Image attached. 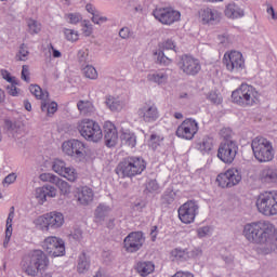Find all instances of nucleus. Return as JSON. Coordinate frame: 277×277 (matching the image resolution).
<instances>
[{
  "mask_svg": "<svg viewBox=\"0 0 277 277\" xmlns=\"http://www.w3.org/2000/svg\"><path fill=\"white\" fill-rule=\"evenodd\" d=\"M197 233H198V237H200V238L207 237V235H209V233H211V227H209V226L200 227L197 229Z\"/></svg>",
  "mask_w": 277,
  "mask_h": 277,
  "instance_id": "obj_60",
  "label": "nucleus"
},
{
  "mask_svg": "<svg viewBox=\"0 0 277 277\" xmlns=\"http://www.w3.org/2000/svg\"><path fill=\"white\" fill-rule=\"evenodd\" d=\"M64 34L68 42H77L79 40V32L77 30L65 28Z\"/></svg>",
  "mask_w": 277,
  "mask_h": 277,
  "instance_id": "obj_44",
  "label": "nucleus"
},
{
  "mask_svg": "<svg viewBox=\"0 0 277 277\" xmlns=\"http://www.w3.org/2000/svg\"><path fill=\"white\" fill-rule=\"evenodd\" d=\"M63 153L68 157H76L77 159H83L85 157V143L79 140H70L64 142L62 145Z\"/></svg>",
  "mask_w": 277,
  "mask_h": 277,
  "instance_id": "obj_15",
  "label": "nucleus"
},
{
  "mask_svg": "<svg viewBox=\"0 0 277 277\" xmlns=\"http://www.w3.org/2000/svg\"><path fill=\"white\" fill-rule=\"evenodd\" d=\"M29 91L36 98H39L41 102V110L47 111L48 116H53L57 111V104L49 100V91H42V88L38 84H31Z\"/></svg>",
  "mask_w": 277,
  "mask_h": 277,
  "instance_id": "obj_10",
  "label": "nucleus"
},
{
  "mask_svg": "<svg viewBox=\"0 0 277 277\" xmlns=\"http://www.w3.org/2000/svg\"><path fill=\"white\" fill-rule=\"evenodd\" d=\"M54 185L60 189L61 196H70L72 187L70 184H68V182L58 177Z\"/></svg>",
  "mask_w": 277,
  "mask_h": 277,
  "instance_id": "obj_34",
  "label": "nucleus"
},
{
  "mask_svg": "<svg viewBox=\"0 0 277 277\" xmlns=\"http://www.w3.org/2000/svg\"><path fill=\"white\" fill-rule=\"evenodd\" d=\"M208 101L214 105H220L222 103V97L216 92L212 91L208 94Z\"/></svg>",
  "mask_w": 277,
  "mask_h": 277,
  "instance_id": "obj_51",
  "label": "nucleus"
},
{
  "mask_svg": "<svg viewBox=\"0 0 277 277\" xmlns=\"http://www.w3.org/2000/svg\"><path fill=\"white\" fill-rule=\"evenodd\" d=\"M39 179L43 183H52L53 185H55V183H57V180L60 179V176H57L53 173H42V174H40Z\"/></svg>",
  "mask_w": 277,
  "mask_h": 277,
  "instance_id": "obj_43",
  "label": "nucleus"
},
{
  "mask_svg": "<svg viewBox=\"0 0 277 277\" xmlns=\"http://www.w3.org/2000/svg\"><path fill=\"white\" fill-rule=\"evenodd\" d=\"M34 224L40 230H49V228H62L64 226V214L62 212H50L37 217Z\"/></svg>",
  "mask_w": 277,
  "mask_h": 277,
  "instance_id": "obj_9",
  "label": "nucleus"
},
{
  "mask_svg": "<svg viewBox=\"0 0 277 277\" xmlns=\"http://www.w3.org/2000/svg\"><path fill=\"white\" fill-rule=\"evenodd\" d=\"M225 16L227 18H241L243 16V10L235 3H229L225 8Z\"/></svg>",
  "mask_w": 277,
  "mask_h": 277,
  "instance_id": "obj_29",
  "label": "nucleus"
},
{
  "mask_svg": "<svg viewBox=\"0 0 277 277\" xmlns=\"http://www.w3.org/2000/svg\"><path fill=\"white\" fill-rule=\"evenodd\" d=\"M82 27H84L82 29L84 36H87V37L92 36V31H94V28H93L92 24H90V21H84L82 24Z\"/></svg>",
  "mask_w": 277,
  "mask_h": 277,
  "instance_id": "obj_52",
  "label": "nucleus"
},
{
  "mask_svg": "<svg viewBox=\"0 0 277 277\" xmlns=\"http://www.w3.org/2000/svg\"><path fill=\"white\" fill-rule=\"evenodd\" d=\"M144 234L142 232H133L124 238L123 243L127 252H137L144 246Z\"/></svg>",
  "mask_w": 277,
  "mask_h": 277,
  "instance_id": "obj_20",
  "label": "nucleus"
},
{
  "mask_svg": "<svg viewBox=\"0 0 277 277\" xmlns=\"http://www.w3.org/2000/svg\"><path fill=\"white\" fill-rule=\"evenodd\" d=\"M16 181V173H11L6 175L3 180V185H12Z\"/></svg>",
  "mask_w": 277,
  "mask_h": 277,
  "instance_id": "obj_62",
  "label": "nucleus"
},
{
  "mask_svg": "<svg viewBox=\"0 0 277 277\" xmlns=\"http://www.w3.org/2000/svg\"><path fill=\"white\" fill-rule=\"evenodd\" d=\"M172 261H187V250L175 248L171 251Z\"/></svg>",
  "mask_w": 277,
  "mask_h": 277,
  "instance_id": "obj_37",
  "label": "nucleus"
},
{
  "mask_svg": "<svg viewBox=\"0 0 277 277\" xmlns=\"http://www.w3.org/2000/svg\"><path fill=\"white\" fill-rule=\"evenodd\" d=\"M220 187H235L241 183V173L237 169H228L225 173H220L216 177Z\"/></svg>",
  "mask_w": 277,
  "mask_h": 277,
  "instance_id": "obj_18",
  "label": "nucleus"
},
{
  "mask_svg": "<svg viewBox=\"0 0 277 277\" xmlns=\"http://www.w3.org/2000/svg\"><path fill=\"white\" fill-rule=\"evenodd\" d=\"M77 269L79 274H85V272L90 269V259L88 255H85V253H82L79 256Z\"/></svg>",
  "mask_w": 277,
  "mask_h": 277,
  "instance_id": "obj_35",
  "label": "nucleus"
},
{
  "mask_svg": "<svg viewBox=\"0 0 277 277\" xmlns=\"http://www.w3.org/2000/svg\"><path fill=\"white\" fill-rule=\"evenodd\" d=\"M153 15L162 25H173V23L181 21V12L170 8H157L153 11Z\"/></svg>",
  "mask_w": 277,
  "mask_h": 277,
  "instance_id": "obj_14",
  "label": "nucleus"
},
{
  "mask_svg": "<svg viewBox=\"0 0 277 277\" xmlns=\"http://www.w3.org/2000/svg\"><path fill=\"white\" fill-rule=\"evenodd\" d=\"M82 72L87 79H98V72L96 71V68L91 65H87L83 69Z\"/></svg>",
  "mask_w": 277,
  "mask_h": 277,
  "instance_id": "obj_39",
  "label": "nucleus"
},
{
  "mask_svg": "<svg viewBox=\"0 0 277 277\" xmlns=\"http://www.w3.org/2000/svg\"><path fill=\"white\" fill-rule=\"evenodd\" d=\"M238 150L239 146L236 141L221 142L217 149V157L223 163H233Z\"/></svg>",
  "mask_w": 277,
  "mask_h": 277,
  "instance_id": "obj_12",
  "label": "nucleus"
},
{
  "mask_svg": "<svg viewBox=\"0 0 277 277\" xmlns=\"http://www.w3.org/2000/svg\"><path fill=\"white\" fill-rule=\"evenodd\" d=\"M198 122L194 119L184 120L176 130L177 137L182 140H194L196 133H198Z\"/></svg>",
  "mask_w": 277,
  "mask_h": 277,
  "instance_id": "obj_19",
  "label": "nucleus"
},
{
  "mask_svg": "<svg viewBox=\"0 0 277 277\" xmlns=\"http://www.w3.org/2000/svg\"><path fill=\"white\" fill-rule=\"evenodd\" d=\"M172 277H194V274L189 272H177Z\"/></svg>",
  "mask_w": 277,
  "mask_h": 277,
  "instance_id": "obj_64",
  "label": "nucleus"
},
{
  "mask_svg": "<svg viewBox=\"0 0 277 277\" xmlns=\"http://www.w3.org/2000/svg\"><path fill=\"white\" fill-rule=\"evenodd\" d=\"M29 55V49L27 48V45H25V43H23L19 47V51L18 54L16 55L17 60H19V62H27V56Z\"/></svg>",
  "mask_w": 277,
  "mask_h": 277,
  "instance_id": "obj_46",
  "label": "nucleus"
},
{
  "mask_svg": "<svg viewBox=\"0 0 277 277\" xmlns=\"http://www.w3.org/2000/svg\"><path fill=\"white\" fill-rule=\"evenodd\" d=\"M78 202L83 207H88L94 200V190L88 186H83L77 189L76 195Z\"/></svg>",
  "mask_w": 277,
  "mask_h": 277,
  "instance_id": "obj_26",
  "label": "nucleus"
},
{
  "mask_svg": "<svg viewBox=\"0 0 277 277\" xmlns=\"http://www.w3.org/2000/svg\"><path fill=\"white\" fill-rule=\"evenodd\" d=\"M105 105L110 111H122L127 106V103L114 95H107L105 98Z\"/></svg>",
  "mask_w": 277,
  "mask_h": 277,
  "instance_id": "obj_28",
  "label": "nucleus"
},
{
  "mask_svg": "<svg viewBox=\"0 0 277 277\" xmlns=\"http://www.w3.org/2000/svg\"><path fill=\"white\" fill-rule=\"evenodd\" d=\"M253 155L260 163H267L274 159V146L263 136H256L251 142Z\"/></svg>",
  "mask_w": 277,
  "mask_h": 277,
  "instance_id": "obj_4",
  "label": "nucleus"
},
{
  "mask_svg": "<svg viewBox=\"0 0 277 277\" xmlns=\"http://www.w3.org/2000/svg\"><path fill=\"white\" fill-rule=\"evenodd\" d=\"M170 72H172L170 69L150 72L147 75V81L150 83H156L157 85H166V83H168Z\"/></svg>",
  "mask_w": 277,
  "mask_h": 277,
  "instance_id": "obj_25",
  "label": "nucleus"
},
{
  "mask_svg": "<svg viewBox=\"0 0 277 277\" xmlns=\"http://www.w3.org/2000/svg\"><path fill=\"white\" fill-rule=\"evenodd\" d=\"M159 49L154 53L157 56V63L162 66H170L176 57V43L172 39H167L159 43Z\"/></svg>",
  "mask_w": 277,
  "mask_h": 277,
  "instance_id": "obj_8",
  "label": "nucleus"
},
{
  "mask_svg": "<svg viewBox=\"0 0 277 277\" xmlns=\"http://www.w3.org/2000/svg\"><path fill=\"white\" fill-rule=\"evenodd\" d=\"M213 148V140L206 137L202 140V142L199 144V150L201 153H209Z\"/></svg>",
  "mask_w": 277,
  "mask_h": 277,
  "instance_id": "obj_42",
  "label": "nucleus"
},
{
  "mask_svg": "<svg viewBox=\"0 0 277 277\" xmlns=\"http://www.w3.org/2000/svg\"><path fill=\"white\" fill-rule=\"evenodd\" d=\"M256 207L259 213L272 217V215H277V192H265L259 195L256 199Z\"/></svg>",
  "mask_w": 277,
  "mask_h": 277,
  "instance_id": "obj_5",
  "label": "nucleus"
},
{
  "mask_svg": "<svg viewBox=\"0 0 277 277\" xmlns=\"http://www.w3.org/2000/svg\"><path fill=\"white\" fill-rule=\"evenodd\" d=\"M220 135L223 140L222 142H234L233 141V130H230V128L221 129Z\"/></svg>",
  "mask_w": 277,
  "mask_h": 277,
  "instance_id": "obj_47",
  "label": "nucleus"
},
{
  "mask_svg": "<svg viewBox=\"0 0 277 277\" xmlns=\"http://www.w3.org/2000/svg\"><path fill=\"white\" fill-rule=\"evenodd\" d=\"M104 140L108 148H114L118 144V130L111 121H106L104 123Z\"/></svg>",
  "mask_w": 277,
  "mask_h": 277,
  "instance_id": "obj_22",
  "label": "nucleus"
},
{
  "mask_svg": "<svg viewBox=\"0 0 277 277\" xmlns=\"http://www.w3.org/2000/svg\"><path fill=\"white\" fill-rule=\"evenodd\" d=\"M179 67L184 72V75H188L189 77H196V75L202 70L200 61L189 55H183L181 57Z\"/></svg>",
  "mask_w": 277,
  "mask_h": 277,
  "instance_id": "obj_17",
  "label": "nucleus"
},
{
  "mask_svg": "<svg viewBox=\"0 0 277 277\" xmlns=\"http://www.w3.org/2000/svg\"><path fill=\"white\" fill-rule=\"evenodd\" d=\"M4 130L8 131L14 137V140H21L25 135V127L19 122H12V120H4Z\"/></svg>",
  "mask_w": 277,
  "mask_h": 277,
  "instance_id": "obj_24",
  "label": "nucleus"
},
{
  "mask_svg": "<svg viewBox=\"0 0 277 277\" xmlns=\"http://www.w3.org/2000/svg\"><path fill=\"white\" fill-rule=\"evenodd\" d=\"M2 79H5L9 83H16V77H12L8 70L2 69L1 70Z\"/></svg>",
  "mask_w": 277,
  "mask_h": 277,
  "instance_id": "obj_56",
  "label": "nucleus"
},
{
  "mask_svg": "<svg viewBox=\"0 0 277 277\" xmlns=\"http://www.w3.org/2000/svg\"><path fill=\"white\" fill-rule=\"evenodd\" d=\"M175 198H176V193H174V190H167L163 195V200L164 202H167V205H172Z\"/></svg>",
  "mask_w": 277,
  "mask_h": 277,
  "instance_id": "obj_49",
  "label": "nucleus"
},
{
  "mask_svg": "<svg viewBox=\"0 0 277 277\" xmlns=\"http://www.w3.org/2000/svg\"><path fill=\"white\" fill-rule=\"evenodd\" d=\"M13 220H14V211H11L6 219V230H12V221Z\"/></svg>",
  "mask_w": 277,
  "mask_h": 277,
  "instance_id": "obj_63",
  "label": "nucleus"
},
{
  "mask_svg": "<svg viewBox=\"0 0 277 277\" xmlns=\"http://www.w3.org/2000/svg\"><path fill=\"white\" fill-rule=\"evenodd\" d=\"M198 203L196 201H187L182 205L179 210V217L183 224H192L194 220H196V215H198Z\"/></svg>",
  "mask_w": 277,
  "mask_h": 277,
  "instance_id": "obj_16",
  "label": "nucleus"
},
{
  "mask_svg": "<svg viewBox=\"0 0 277 277\" xmlns=\"http://www.w3.org/2000/svg\"><path fill=\"white\" fill-rule=\"evenodd\" d=\"M78 62L79 64H90V50L88 49H81L78 51Z\"/></svg>",
  "mask_w": 277,
  "mask_h": 277,
  "instance_id": "obj_40",
  "label": "nucleus"
},
{
  "mask_svg": "<svg viewBox=\"0 0 277 277\" xmlns=\"http://www.w3.org/2000/svg\"><path fill=\"white\" fill-rule=\"evenodd\" d=\"M136 272L141 276L146 277L148 274H153V272H155V264H153V262H138L136 265Z\"/></svg>",
  "mask_w": 277,
  "mask_h": 277,
  "instance_id": "obj_32",
  "label": "nucleus"
},
{
  "mask_svg": "<svg viewBox=\"0 0 277 277\" xmlns=\"http://www.w3.org/2000/svg\"><path fill=\"white\" fill-rule=\"evenodd\" d=\"M29 34H40L42 25L35 19L28 21Z\"/></svg>",
  "mask_w": 277,
  "mask_h": 277,
  "instance_id": "obj_45",
  "label": "nucleus"
},
{
  "mask_svg": "<svg viewBox=\"0 0 277 277\" xmlns=\"http://www.w3.org/2000/svg\"><path fill=\"white\" fill-rule=\"evenodd\" d=\"M243 237L249 243L260 246L261 254H274L277 252V228L269 221H258L243 226Z\"/></svg>",
  "mask_w": 277,
  "mask_h": 277,
  "instance_id": "obj_1",
  "label": "nucleus"
},
{
  "mask_svg": "<svg viewBox=\"0 0 277 277\" xmlns=\"http://www.w3.org/2000/svg\"><path fill=\"white\" fill-rule=\"evenodd\" d=\"M52 170L53 172L62 176L64 170H66V162L62 159H54V161L52 162Z\"/></svg>",
  "mask_w": 277,
  "mask_h": 277,
  "instance_id": "obj_38",
  "label": "nucleus"
},
{
  "mask_svg": "<svg viewBox=\"0 0 277 277\" xmlns=\"http://www.w3.org/2000/svg\"><path fill=\"white\" fill-rule=\"evenodd\" d=\"M260 181L265 185L277 183V169L267 167L260 172Z\"/></svg>",
  "mask_w": 277,
  "mask_h": 277,
  "instance_id": "obj_27",
  "label": "nucleus"
},
{
  "mask_svg": "<svg viewBox=\"0 0 277 277\" xmlns=\"http://www.w3.org/2000/svg\"><path fill=\"white\" fill-rule=\"evenodd\" d=\"M223 64L229 72H239V70H243V68H246L243 54L238 51L226 52L223 57Z\"/></svg>",
  "mask_w": 277,
  "mask_h": 277,
  "instance_id": "obj_13",
  "label": "nucleus"
},
{
  "mask_svg": "<svg viewBox=\"0 0 277 277\" xmlns=\"http://www.w3.org/2000/svg\"><path fill=\"white\" fill-rule=\"evenodd\" d=\"M77 108L81 116H92L94 114V105L90 101H79Z\"/></svg>",
  "mask_w": 277,
  "mask_h": 277,
  "instance_id": "obj_30",
  "label": "nucleus"
},
{
  "mask_svg": "<svg viewBox=\"0 0 277 277\" xmlns=\"http://www.w3.org/2000/svg\"><path fill=\"white\" fill-rule=\"evenodd\" d=\"M22 79L23 81H26V83H29L31 81V78L29 77V66L23 65L22 67Z\"/></svg>",
  "mask_w": 277,
  "mask_h": 277,
  "instance_id": "obj_54",
  "label": "nucleus"
},
{
  "mask_svg": "<svg viewBox=\"0 0 277 277\" xmlns=\"http://www.w3.org/2000/svg\"><path fill=\"white\" fill-rule=\"evenodd\" d=\"M143 170H146V162L144 159L138 157H129L118 164L117 174L131 177L142 174Z\"/></svg>",
  "mask_w": 277,
  "mask_h": 277,
  "instance_id": "obj_7",
  "label": "nucleus"
},
{
  "mask_svg": "<svg viewBox=\"0 0 277 277\" xmlns=\"http://www.w3.org/2000/svg\"><path fill=\"white\" fill-rule=\"evenodd\" d=\"M119 37L122 38V40H128V38H131V29L129 27H123L119 30Z\"/></svg>",
  "mask_w": 277,
  "mask_h": 277,
  "instance_id": "obj_58",
  "label": "nucleus"
},
{
  "mask_svg": "<svg viewBox=\"0 0 277 277\" xmlns=\"http://www.w3.org/2000/svg\"><path fill=\"white\" fill-rule=\"evenodd\" d=\"M77 129L88 142H101L103 140V130L98 122L92 119H82L78 122Z\"/></svg>",
  "mask_w": 277,
  "mask_h": 277,
  "instance_id": "obj_6",
  "label": "nucleus"
},
{
  "mask_svg": "<svg viewBox=\"0 0 277 277\" xmlns=\"http://www.w3.org/2000/svg\"><path fill=\"white\" fill-rule=\"evenodd\" d=\"M161 144V138L155 134H153L148 141V146L153 148V150H157V147Z\"/></svg>",
  "mask_w": 277,
  "mask_h": 277,
  "instance_id": "obj_48",
  "label": "nucleus"
},
{
  "mask_svg": "<svg viewBox=\"0 0 277 277\" xmlns=\"http://www.w3.org/2000/svg\"><path fill=\"white\" fill-rule=\"evenodd\" d=\"M146 189H148L150 193L158 192L159 190V184L157 183L156 180H150L147 183Z\"/></svg>",
  "mask_w": 277,
  "mask_h": 277,
  "instance_id": "obj_57",
  "label": "nucleus"
},
{
  "mask_svg": "<svg viewBox=\"0 0 277 277\" xmlns=\"http://www.w3.org/2000/svg\"><path fill=\"white\" fill-rule=\"evenodd\" d=\"M109 211H111V208H109V206H105L103 203L97 206V208L95 209V213H94L95 222H97V224L105 222V217L107 215H109Z\"/></svg>",
  "mask_w": 277,
  "mask_h": 277,
  "instance_id": "obj_31",
  "label": "nucleus"
},
{
  "mask_svg": "<svg viewBox=\"0 0 277 277\" xmlns=\"http://www.w3.org/2000/svg\"><path fill=\"white\" fill-rule=\"evenodd\" d=\"M121 142L129 148H135V144H137V138L135 137V134L130 132H122L121 134Z\"/></svg>",
  "mask_w": 277,
  "mask_h": 277,
  "instance_id": "obj_33",
  "label": "nucleus"
},
{
  "mask_svg": "<svg viewBox=\"0 0 277 277\" xmlns=\"http://www.w3.org/2000/svg\"><path fill=\"white\" fill-rule=\"evenodd\" d=\"M22 267L28 276L53 277V273L45 272L49 267V258L41 250H36L23 261Z\"/></svg>",
  "mask_w": 277,
  "mask_h": 277,
  "instance_id": "obj_2",
  "label": "nucleus"
},
{
  "mask_svg": "<svg viewBox=\"0 0 277 277\" xmlns=\"http://www.w3.org/2000/svg\"><path fill=\"white\" fill-rule=\"evenodd\" d=\"M61 176H63L64 179H66L70 183H75V181H77L79 174L77 173V170H75V168L66 167L64 169L63 173H61Z\"/></svg>",
  "mask_w": 277,
  "mask_h": 277,
  "instance_id": "obj_36",
  "label": "nucleus"
},
{
  "mask_svg": "<svg viewBox=\"0 0 277 277\" xmlns=\"http://www.w3.org/2000/svg\"><path fill=\"white\" fill-rule=\"evenodd\" d=\"M45 186L36 188L35 190V198L39 201L40 205H44L47 202V192Z\"/></svg>",
  "mask_w": 277,
  "mask_h": 277,
  "instance_id": "obj_41",
  "label": "nucleus"
},
{
  "mask_svg": "<svg viewBox=\"0 0 277 277\" xmlns=\"http://www.w3.org/2000/svg\"><path fill=\"white\" fill-rule=\"evenodd\" d=\"M266 5H267L266 13L268 14V16H271L273 21H277V13H276V10H274V6L272 4H266Z\"/></svg>",
  "mask_w": 277,
  "mask_h": 277,
  "instance_id": "obj_61",
  "label": "nucleus"
},
{
  "mask_svg": "<svg viewBox=\"0 0 277 277\" xmlns=\"http://www.w3.org/2000/svg\"><path fill=\"white\" fill-rule=\"evenodd\" d=\"M137 115L144 122H155L159 118V109L155 104L145 103L138 108Z\"/></svg>",
  "mask_w": 277,
  "mask_h": 277,
  "instance_id": "obj_21",
  "label": "nucleus"
},
{
  "mask_svg": "<svg viewBox=\"0 0 277 277\" xmlns=\"http://www.w3.org/2000/svg\"><path fill=\"white\" fill-rule=\"evenodd\" d=\"M45 198H55L57 196V189L54 186L45 185Z\"/></svg>",
  "mask_w": 277,
  "mask_h": 277,
  "instance_id": "obj_53",
  "label": "nucleus"
},
{
  "mask_svg": "<svg viewBox=\"0 0 277 277\" xmlns=\"http://www.w3.org/2000/svg\"><path fill=\"white\" fill-rule=\"evenodd\" d=\"M11 84L6 87L8 94L10 96H18V89L16 85H18V81L15 80V82H10Z\"/></svg>",
  "mask_w": 277,
  "mask_h": 277,
  "instance_id": "obj_50",
  "label": "nucleus"
},
{
  "mask_svg": "<svg viewBox=\"0 0 277 277\" xmlns=\"http://www.w3.org/2000/svg\"><path fill=\"white\" fill-rule=\"evenodd\" d=\"M42 248L49 256H64L66 254V245L62 238L49 236L42 241Z\"/></svg>",
  "mask_w": 277,
  "mask_h": 277,
  "instance_id": "obj_11",
  "label": "nucleus"
},
{
  "mask_svg": "<svg viewBox=\"0 0 277 277\" xmlns=\"http://www.w3.org/2000/svg\"><path fill=\"white\" fill-rule=\"evenodd\" d=\"M199 18L203 25H215V23H220L222 14L217 10L206 8L199 11Z\"/></svg>",
  "mask_w": 277,
  "mask_h": 277,
  "instance_id": "obj_23",
  "label": "nucleus"
},
{
  "mask_svg": "<svg viewBox=\"0 0 277 277\" xmlns=\"http://www.w3.org/2000/svg\"><path fill=\"white\" fill-rule=\"evenodd\" d=\"M232 101L240 107H252L259 103V91L252 85L242 83L232 92Z\"/></svg>",
  "mask_w": 277,
  "mask_h": 277,
  "instance_id": "obj_3",
  "label": "nucleus"
},
{
  "mask_svg": "<svg viewBox=\"0 0 277 277\" xmlns=\"http://www.w3.org/2000/svg\"><path fill=\"white\" fill-rule=\"evenodd\" d=\"M67 18H69L70 25H77V23L81 21V15L77 13H69L67 14Z\"/></svg>",
  "mask_w": 277,
  "mask_h": 277,
  "instance_id": "obj_55",
  "label": "nucleus"
},
{
  "mask_svg": "<svg viewBox=\"0 0 277 277\" xmlns=\"http://www.w3.org/2000/svg\"><path fill=\"white\" fill-rule=\"evenodd\" d=\"M70 236L76 240V241H81L83 239V232L80 228L74 229V232L70 234Z\"/></svg>",
  "mask_w": 277,
  "mask_h": 277,
  "instance_id": "obj_59",
  "label": "nucleus"
}]
</instances>
